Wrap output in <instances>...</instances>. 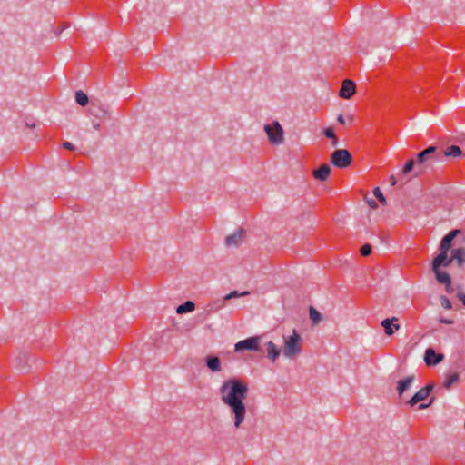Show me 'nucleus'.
I'll list each match as a JSON object with an SVG mask.
<instances>
[{
  "label": "nucleus",
  "mask_w": 465,
  "mask_h": 465,
  "mask_svg": "<svg viewBox=\"0 0 465 465\" xmlns=\"http://www.w3.org/2000/svg\"><path fill=\"white\" fill-rule=\"evenodd\" d=\"M390 183H391V186L396 185V183H397V179H396V177H395L394 175H391V176L390 177Z\"/></svg>",
  "instance_id": "nucleus-38"
},
{
  "label": "nucleus",
  "mask_w": 465,
  "mask_h": 465,
  "mask_svg": "<svg viewBox=\"0 0 465 465\" xmlns=\"http://www.w3.org/2000/svg\"><path fill=\"white\" fill-rule=\"evenodd\" d=\"M355 93L356 84L350 79L344 80L339 91L340 97L343 99H350Z\"/></svg>",
  "instance_id": "nucleus-10"
},
{
  "label": "nucleus",
  "mask_w": 465,
  "mask_h": 465,
  "mask_svg": "<svg viewBox=\"0 0 465 465\" xmlns=\"http://www.w3.org/2000/svg\"><path fill=\"white\" fill-rule=\"evenodd\" d=\"M29 360V356L26 352L20 353L16 357V368L24 371L26 368L27 362Z\"/></svg>",
  "instance_id": "nucleus-24"
},
{
  "label": "nucleus",
  "mask_w": 465,
  "mask_h": 465,
  "mask_svg": "<svg viewBox=\"0 0 465 465\" xmlns=\"http://www.w3.org/2000/svg\"><path fill=\"white\" fill-rule=\"evenodd\" d=\"M331 173V167L327 163H323L319 166L316 170L313 171V176L315 179L319 181H326Z\"/></svg>",
  "instance_id": "nucleus-15"
},
{
  "label": "nucleus",
  "mask_w": 465,
  "mask_h": 465,
  "mask_svg": "<svg viewBox=\"0 0 465 465\" xmlns=\"http://www.w3.org/2000/svg\"><path fill=\"white\" fill-rule=\"evenodd\" d=\"M26 124H27V126H29V127H34V126H35V124H28V123H27Z\"/></svg>",
  "instance_id": "nucleus-43"
},
{
  "label": "nucleus",
  "mask_w": 465,
  "mask_h": 465,
  "mask_svg": "<svg viewBox=\"0 0 465 465\" xmlns=\"http://www.w3.org/2000/svg\"><path fill=\"white\" fill-rule=\"evenodd\" d=\"M64 29H65V26H63V28H61V30H59V33H62V31H64Z\"/></svg>",
  "instance_id": "nucleus-45"
},
{
  "label": "nucleus",
  "mask_w": 465,
  "mask_h": 465,
  "mask_svg": "<svg viewBox=\"0 0 465 465\" xmlns=\"http://www.w3.org/2000/svg\"><path fill=\"white\" fill-rule=\"evenodd\" d=\"M331 145H332V146H334V147H336V146L338 145V143H339V139H338V137H337V136H335V138H331Z\"/></svg>",
  "instance_id": "nucleus-39"
},
{
  "label": "nucleus",
  "mask_w": 465,
  "mask_h": 465,
  "mask_svg": "<svg viewBox=\"0 0 465 465\" xmlns=\"http://www.w3.org/2000/svg\"><path fill=\"white\" fill-rule=\"evenodd\" d=\"M64 29H65V26H63V28H61V30H59V33H62V31H64Z\"/></svg>",
  "instance_id": "nucleus-46"
},
{
  "label": "nucleus",
  "mask_w": 465,
  "mask_h": 465,
  "mask_svg": "<svg viewBox=\"0 0 465 465\" xmlns=\"http://www.w3.org/2000/svg\"><path fill=\"white\" fill-rule=\"evenodd\" d=\"M440 323H444V324H452L453 323V321L452 320H450V319H446V318H441L440 320Z\"/></svg>",
  "instance_id": "nucleus-35"
},
{
  "label": "nucleus",
  "mask_w": 465,
  "mask_h": 465,
  "mask_svg": "<svg viewBox=\"0 0 465 465\" xmlns=\"http://www.w3.org/2000/svg\"><path fill=\"white\" fill-rule=\"evenodd\" d=\"M373 194L375 195V197L378 199V201L382 203V204H386V199L385 197L383 196L381 191L380 190L379 187H376L374 190H373Z\"/></svg>",
  "instance_id": "nucleus-27"
},
{
  "label": "nucleus",
  "mask_w": 465,
  "mask_h": 465,
  "mask_svg": "<svg viewBox=\"0 0 465 465\" xmlns=\"http://www.w3.org/2000/svg\"><path fill=\"white\" fill-rule=\"evenodd\" d=\"M337 121L341 124H345L346 121H345V118L342 114H339L338 117H337Z\"/></svg>",
  "instance_id": "nucleus-37"
},
{
  "label": "nucleus",
  "mask_w": 465,
  "mask_h": 465,
  "mask_svg": "<svg viewBox=\"0 0 465 465\" xmlns=\"http://www.w3.org/2000/svg\"><path fill=\"white\" fill-rule=\"evenodd\" d=\"M323 134L325 137H327L329 139L335 138V136H336L333 127L325 128L323 130Z\"/></svg>",
  "instance_id": "nucleus-29"
},
{
  "label": "nucleus",
  "mask_w": 465,
  "mask_h": 465,
  "mask_svg": "<svg viewBox=\"0 0 465 465\" xmlns=\"http://www.w3.org/2000/svg\"><path fill=\"white\" fill-rule=\"evenodd\" d=\"M417 175L431 171L442 160V153L435 145H430L417 154Z\"/></svg>",
  "instance_id": "nucleus-2"
},
{
  "label": "nucleus",
  "mask_w": 465,
  "mask_h": 465,
  "mask_svg": "<svg viewBox=\"0 0 465 465\" xmlns=\"http://www.w3.org/2000/svg\"><path fill=\"white\" fill-rule=\"evenodd\" d=\"M443 360V355L437 353L434 349L428 348L424 353V361L428 366H435Z\"/></svg>",
  "instance_id": "nucleus-13"
},
{
  "label": "nucleus",
  "mask_w": 465,
  "mask_h": 465,
  "mask_svg": "<svg viewBox=\"0 0 465 465\" xmlns=\"http://www.w3.org/2000/svg\"><path fill=\"white\" fill-rule=\"evenodd\" d=\"M431 268H432V271L435 274V277H436V280L438 281V282H440L441 284H445V283H448L451 280L450 274L446 272L440 271V268H437V269H435V267H431Z\"/></svg>",
  "instance_id": "nucleus-20"
},
{
  "label": "nucleus",
  "mask_w": 465,
  "mask_h": 465,
  "mask_svg": "<svg viewBox=\"0 0 465 465\" xmlns=\"http://www.w3.org/2000/svg\"><path fill=\"white\" fill-rule=\"evenodd\" d=\"M309 318L313 325H317L322 321V313L313 306L309 307Z\"/></svg>",
  "instance_id": "nucleus-21"
},
{
  "label": "nucleus",
  "mask_w": 465,
  "mask_h": 465,
  "mask_svg": "<svg viewBox=\"0 0 465 465\" xmlns=\"http://www.w3.org/2000/svg\"><path fill=\"white\" fill-rule=\"evenodd\" d=\"M402 174L407 175L411 172L414 173V177H419L420 175H417V160L414 159H409L402 168Z\"/></svg>",
  "instance_id": "nucleus-19"
},
{
  "label": "nucleus",
  "mask_w": 465,
  "mask_h": 465,
  "mask_svg": "<svg viewBox=\"0 0 465 465\" xmlns=\"http://www.w3.org/2000/svg\"><path fill=\"white\" fill-rule=\"evenodd\" d=\"M264 131L272 144H281L283 142V129L279 122L274 121L272 124H265Z\"/></svg>",
  "instance_id": "nucleus-5"
},
{
  "label": "nucleus",
  "mask_w": 465,
  "mask_h": 465,
  "mask_svg": "<svg viewBox=\"0 0 465 465\" xmlns=\"http://www.w3.org/2000/svg\"><path fill=\"white\" fill-rule=\"evenodd\" d=\"M433 384H428L425 387L421 388L407 401V403L410 406H414L417 403L424 401L430 394V392L433 390Z\"/></svg>",
  "instance_id": "nucleus-9"
},
{
  "label": "nucleus",
  "mask_w": 465,
  "mask_h": 465,
  "mask_svg": "<svg viewBox=\"0 0 465 465\" xmlns=\"http://www.w3.org/2000/svg\"><path fill=\"white\" fill-rule=\"evenodd\" d=\"M64 29H65V26H63V28H61V30H59V33H62V31H64Z\"/></svg>",
  "instance_id": "nucleus-44"
},
{
  "label": "nucleus",
  "mask_w": 465,
  "mask_h": 465,
  "mask_svg": "<svg viewBox=\"0 0 465 465\" xmlns=\"http://www.w3.org/2000/svg\"><path fill=\"white\" fill-rule=\"evenodd\" d=\"M260 337L253 336L249 337L245 340L238 341L234 345V351H260Z\"/></svg>",
  "instance_id": "nucleus-8"
},
{
  "label": "nucleus",
  "mask_w": 465,
  "mask_h": 465,
  "mask_svg": "<svg viewBox=\"0 0 465 465\" xmlns=\"http://www.w3.org/2000/svg\"><path fill=\"white\" fill-rule=\"evenodd\" d=\"M371 246L370 244L366 243L361 247V254L362 256H368L371 254Z\"/></svg>",
  "instance_id": "nucleus-30"
},
{
  "label": "nucleus",
  "mask_w": 465,
  "mask_h": 465,
  "mask_svg": "<svg viewBox=\"0 0 465 465\" xmlns=\"http://www.w3.org/2000/svg\"><path fill=\"white\" fill-rule=\"evenodd\" d=\"M433 401H434V398H431L429 403H427V404L421 403L419 406V409L422 410V409H425V408L429 407L430 404H432Z\"/></svg>",
  "instance_id": "nucleus-34"
},
{
  "label": "nucleus",
  "mask_w": 465,
  "mask_h": 465,
  "mask_svg": "<svg viewBox=\"0 0 465 465\" xmlns=\"http://www.w3.org/2000/svg\"><path fill=\"white\" fill-rule=\"evenodd\" d=\"M206 366L213 371L217 372L221 371V361L217 356H207L205 358Z\"/></svg>",
  "instance_id": "nucleus-18"
},
{
  "label": "nucleus",
  "mask_w": 465,
  "mask_h": 465,
  "mask_svg": "<svg viewBox=\"0 0 465 465\" xmlns=\"http://www.w3.org/2000/svg\"><path fill=\"white\" fill-rule=\"evenodd\" d=\"M443 156H451V157H459L461 156L462 151L458 145H450L446 148V150L441 153Z\"/></svg>",
  "instance_id": "nucleus-23"
},
{
  "label": "nucleus",
  "mask_w": 465,
  "mask_h": 465,
  "mask_svg": "<svg viewBox=\"0 0 465 465\" xmlns=\"http://www.w3.org/2000/svg\"><path fill=\"white\" fill-rule=\"evenodd\" d=\"M75 101L81 106H85L87 105L89 99L85 93H84L82 90H78L75 93Z\"/></svg>",
  "instance_id": "nucleus-25"
},
{
  "label": "nucleus",
  "mask_w": 465,
  "mask_h": 465,
  "mask_svg": "<svg viewBox=\"0 0 465 465\" xmlns=\"http://www.w3.org/2000/svg\"><path fill=\"white\" fill-rule=\"evenodd\" d=\"M457 297L462 302V304L465 306V293L459 292L457 293Z\"/></svg>",
  "instance_id": "nucleus-33"
},
{
  "label": "nucleus",
  "mask_w": 465,
  "mask_h": 465,
  "mask_svg": "<svg viewBox=\"0 0 465 465\" xmlns=\"http://www.w3.org/2000/svg\"><path fill=\"white\" fill-rule=\"evenodd\" d=\"M368 203H369V205H370L371 208H373V209H375V208H377V207H378L377 203H376L373 199L369 200V201H368Z\"/></svg>",
  "instance_id": "nucleus-36"
},
{
  "label": "nucleus",
  "mask_w": 465,
  "mask_h": 465,
  "mask_svg": "<svg viewBox=\"0 0 465 465\" xmlns=\"http://www.w3.org/2000/svg\"><path fill=\"white\" fill-rule=\"evenodd\" d=\"M265 346L267 351V357L274 362L280 356L281 350L272 341L266 342Z\"/></svg>",
  "instance_id": "nucleus-17"
},
{
  "label": "nucleus",
  "mask_w": 465,
  "mask_h": 465,
  "mask_svg": "<svg viewBox=\"0 0 465 465\" xmlns=\"http://www.w3.org/2000/svg\"><path fill=\"white\" fill-rule=\"evenodd\" d=\"M461 233V231L459 229H454L450 231L440 241L439 250L450 251L452 247L454 239Z\"/></svg>",
  "instance_id": "nucleus-11"
},
{
  "label": "nucleus",
  "mask_w": 465,
  "mask_h": 465,
  "mask_svg": "<svg viewBox=\"0 0 465 465\" xmlns=\"http://www.w3.org/2000/svg\"><path fill=\"white\" fill-rule=\"evenodd\" d=\"M26 124H27V126H29V127H34V126H35V124H28V123H27Z\"/></svg>",
  "instance_id": "nucleus-42"
},
{
  "label": "nucleus",
  "mask_w": 465,
  "mask_h": 465,
  "mask_svg": "<svg viewBox=\"0 0 465 465\" xmlns=\"http://www.w3.org/2000/svg\"><path fill=\"white\" fill-rule=\"evenodd\" d=\"M415 376L410 375L404 379H401L398 381L397 384V391L400 397L403 395V393L408 391L412 383L414 382Z\"/></svg>",
  "instance_id": "nucleus-14"
},
{
  "label": "nucleus",
  "mask_w": 465,
  "mask_h": 465,
  "mask_svg": "<svg viewBox=\"0 0 465 465\" xmlns=\"http://www.w3.org/2000/svg\"><path fill=\"white\" fill-rule=\"evenodd\" d=\"M219 393L221 401L230 410L234 427L241 428L247 411L244 403L248 394L247 383L238 378H230L223 381L219 389Z\"/></svg>",
  "instance_id": "nucleus-1"
},
{
  "label": "nucleus",
  "mask_w": 465,
  "mask_h": 465,
  "mask_svg": "<svg viewBox=\"0 0 465 465\" xmlns=\"http://www.w3.org/2000/svg\"><path fill=\"white\" fill-rule=\"evenodd\" d=\"M349 120H350L351 122H352V121H353V116H352V115H350V116H349Z\"/></svg>",
  "instance_id": "nucleus-41"
},
{
  "label": "nucleus",
  "mask_w": 465,
  "mask_h": 465,
  "mask_svg": "<svg viewBox=\"0 0 465 465\" xmlns=\"http://www.w3.org/2000/svg\"><path fill=\"white\" fill-rule=\"evenodd\" d=\"M63 147L66 150H74V145L70 142H64L63 143Z\"/></svg>",
  "instance_id": "nucleus-32"
},
{
  "label": "nucleus",
  "mask_w": 465,
  "mask_h": 465,
  "mask_svg": "<svg viewBox=\"0 0 465 465\" xmlns=\"http://www.w3.org/2000/svg\"><path fill=\"white\" fill-rule=\"evenodd\" d=\"M195 309V304L192 301H186L185 302L180 304L176 308V312L178 314H183L186 312H191Z\"/></svg>",
  "instance_id": "nucleus-22"
},
{
  "label": "nucleus",
  "mask_w": 465,
  "mask_h": 465,
  "mask_svg": "<svg viewBox=\"0 0 465 465\" xmlns=\"http://www.w3.org/2000/svg\"><path fill=\"white\" fill-rule=\"evenodd\" d=\"M250 292L247 291L239 292L238 291H232L230 293L224 295L222 299H216L212 301L207 305L209 312H217L225 306V302L233 298H239L249 295Z\"/></svg>",
  "instance_id": "nucleus-7"
},
{
  "label": "nucleus",
  "mask_w": 465,
  "mask_h": 465,
  "mask_svg": "<svg viewBox=\"0 0 465 465\" xmlns=\"http://www.w3.org/2000/svg\"><path fill=\"white\" fill-rule=\"evenodd\" d=\"M460 379V375L459 373L457 372H454V373H451L450 375H448V377L446 378L445 381H444V387L446 389H450V387L456 383Z\"/></svg>",
  "instance_id": "nucleus-26"
},
{
  "label": "nucleus",
  "mask_w": 465,
  "mask_h": 465,
  "mask_svg": "<svg viewBox=\"0 0 465 465\" xmlns=\"http://www.w3.org/2000/svg\"><path fill=\"white\" fill-rule=\"evenodd\" d=\"M243 231L239 230L225 238L227 246H238L242 242Z\"/></svg>",
  "instance_id": "nucleus-16"
},
{
  "label": "nucleus",
  "mask_w": 465,
  "mask_h": 465,
  "mask_svg": "<svg viewBox=\"0 0 465 465\" xmlns=\"http://www.w3.org/2000/svg\"><path fill=\"white\" fill-rule=\"evenodd\" d=\"M396 322H398L397 317L386 318L381 321V325L387 336H391L396 331L400 330L401 326L400 324L395 323Z\"/></svg>",
  "instance_id": "nucleus-12"
},
{
  "label": "nucleus",
  "mask_w": 465,
  "mask_h": 465,
  "mask_svg": "<svg viewBox=\"0 0 465 465\" xmlns=\"http://www.w3.org/2000/svg\"><path fill=\"white\" fill-rule=\"evenodd\" d=\"M440 305L447 310H450L452 308L451 302L446 296L440 297Z\"/></svg>",
  "instance_id": "nucleus-28"
},
{
  "label": "nucleus",
  "mask_w": 465,
  "mask_h": 465,
  "mask_svg": "<svg viewBox=\"0 0 465 465\" xmlns=\"http://www.w3.org/2000/svg\"><path fill=\"white\" fill-rule=\"evenodd\" d=\"M448 252L449 251L440 250L439 254L432 261L431 267H435V269L448 267L453 260H456L459 266L465 262V247L453 249L450 258H449Z\"/></svg>",
  "instance_id": "nucleus-3"
},
{
  "label": "nucleus",
  "mask_w": 465,
  "mask_h": 465,
  "mask_svg": "<svg viewBox=\"0 0 465 465\" xmlns=\"http://www.w3.org/2000/svg\"><path fill=\"white\" fill-rule=\"evenodd\" d=\"M301 341V335L296 330H293L292 335L284 337L283 355L292 359L300 354L302 351Z\"/></svg>",
  "instance_id": "nucleus-4"
},
{
  "label": "nucleus",
  "mask_w": 465,
  "mask_h": 465,
  "mask_svg": "<svg viewBox=\"0 0 465 465\" xmlns=\"http://www.w3.org/2000/svg\"><path fill=\"white\" fill-rule=\"evenodd\" d=\"M444 285L447 292L452 293L454 292V288L451 285V280L448 283H445Z\"/></svg>",
  "instance_id": "nucleus-31"
},
{
  "label": "nucleus",
  "mask_w": 465,
  "mask_h": 465,
  "mask_svg": "<svg viewBox=\"0 0 465 465\" xmlns=\"http://www.w3.org/2000/svg\"><path fill=\"white\" fill-rule=\"evenodd\" d=\"M94 126V128H95V129H99V128H100V124H99V123H97V124H95Z\"/></svg>",
  "instance_id": "nucleus-40"
},
{
  "label": "nucleus",
  "mask_w": 465,
  "mask_h": 465,
  "mask_svg": "<svg viewBox=\"0 0 465 465\" xmlns=\"http://www.w3.org/2000/svg\"><path fill=\"white\" fill-rule=\"evenodd\" d=\"M352 160L351 153L346 149H337L331 155V163L338 168L348 167Z\"/></svg>",
  "instance_id": "nucleus-6"
}]
</instances>
